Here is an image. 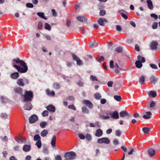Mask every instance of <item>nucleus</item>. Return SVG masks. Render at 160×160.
Here are the masks:
<instances>
[{"label": "nucleus", "mask_w": 160, "mask_h": 160, "mask_svg": "<svg viewBox=\"0 0 160 160\" xmlns=\"http://www.w3.org/2000/svg\"><path fill=\"white\" fill-rule=\"evenodd\" d=\"M35 144L36 145H37L38 148H41L42 146V143L41 140H39V141H38L36 142Z\"/></svg>", "instance_id": "nucleus-43"}, {"label": "nucleus", "mask_w": 160, "mask_h": 160, "mask_svg": "<svg viewBox=\"0 0 160 160\" xmlns=\"http://www.w3.org/2000/svg\"><path fill=\"white\" fill-rule=\"evenodd\" d=\"M17 83L18 85L21 87L24 86L25 85L23 79L22 78L18 79L17 81Z\"/></svg>", "instance_id": "nucleus-22"}, {"label": "nucleus", "mask_w": 160, "mask_h": 160, "mask_svg": "<svg viewBox=\"0 0 160 160\" xmlns=\"http://www.w3.org/2000/svg\"><path fill=\"white\" fill-rule=\"evenodd\" d=\"M149 96L151 98L152 96V98H155L157 96V93L153 91H150L148 93Z\"/></svg>", "instance_id": "nucleus-29"}, {"label": "nucleus", "mask_w": 160, "mask_h": 160, "mask_svg": "<svg viewBox=\"0 0 160 160\" xmlns=\"http://www.w3.org/2000/svg\"><path fill=\"white\" fill-rule=\"evenodd\" d=\"M1 99L2 102V103H4L6 102L7 101L6 98H4L2 96L1 97Z\"/></svg>", "instance_id": "nucleus-63"}, {"label": "nucleus", "mask_w": 160, "mask_h": 160, "mask_svg": "<svg viewBox=\"0 0 160 160\" xmlns=\"http://www.w3.org/2000/svg\"><path fill=\"white\" fill-rule=\"evenodd\" d=\"M53 88L55 89H59L60 88V86L59 83H55L53 84Z\"/></svg>", "instance_id": "nucleus-44"}, {"label": "nucleus", "mask_w": 160, "mask_h": 160, "mask_svg": "<svg viewBox=\"0 0 160 160\" xmlns=\"http://www.w3.org/2000/svg\"><path fill=\"white\" fill-rule=\"evenodd\" d=\"M31 149V146L30 145H24L23 148V150L25 152L29 151Z\"/></svg>", "instance_id": "nucleus-27"}, {"label": "nucleus", "mask_w": 160, "mask_h": 160, "mask_svg": "<svg viewBox=\"0 0 160 160\" xmlns=\"http://www.w3.org/2000/svg\"><path fill=\"white\" fill-rule=\"evenodd\" d=\"M48 133V131L46 130H44L41 133V136L42 137H45Z\"/></svg>", "instance_id": "nucleus-35"}, {"label": "nucleus", "mask_w": 160, "mask_h": 160, "mask_svg": "<svg viewBox=\"0 0 160 160\" xmlns=\"http://www.w3.org/2000/svg\"><path fill=\"white\" fill-rule=\"evenodd\" d=\"M158 23L157 22H154L152 25V28L153 29H156L158 26Z\"/></svg>", "instance_id": "nucleus-53"}, {"label": "nucleus", "mask_w": 160, "mask_h": 160, "mask_svg": "<svg viewBox=\"0 0 160 160\" xmlns=\"http://www.w3.org/2000/svg\"><path fill=\"white\" fill-rule=\"evenodd\" d=\"M86 138L88 141H91L92 138L91 135L90 134H87L86 136Z\"/></svg>", "instance_id": "nucleus-49"}, {"label": "nucleus", "mask_w": 160, "mask_h": 160, "mask_svg": "<svg viewBox=\"0 0 160 160\" xmlns=\"http://www.w3.org/2000/svg\"><path fill=\"white\" fill-rule=\"evenodd\" d=\"M113 143L114 145H117L119 144V141L115 139L113 140Z\"/></svg>", "instance_id": "nucleus-61"}, {"label": "nucleus", "mask_w": 160, "mask_h": 160, "mask_svg": "<svg viewBox=\"0 0 160 160\" xmlns=\"http://www.w3.org/2000/svg\"><path fill=\"white\" fill-rule=\"evenodd\" d=\"M145 77L143 76H142L139 78V82L141 84H144L145 83Z\"/></svg>", "instance_id": "nucleus-33"}, {"label": "nucleus", "mask_w": 160, "mask_h": 160, "mask_svg": "<svg viewBox=\"0 0 160 160\" xmlns=\"http://www.w3.org/2000/svg\"><path fill=\"white\" fill-rule=\"evenodd\" d=\"M55 160H62L61 157L59 155H57L55 158Z\"/></svg>", "instance_id": "nucleus-64"}, {"label": "nucleus", "mask_w": 160, "mask_h": 160, "mask_svg": "<svg viewBox=\"0 0 160 160\" xmlns=\"http://www.w3.org/2000/svg\"><path fill=\"white\" fill-rule=\"evenodd\" d=\"M98 62H100L101 61H103L104 60L105 58L103 56H101L100 58L98 57L96 58Z\"/></svg>", "instance_id": "nucleus-42"}, {"label": "nucleus", "mask_w": 160, "mask_h": 160, "mask_svg": "<svg viewBox=\"0 0 160 160\" xmlns=\"http://www.w3.org/2000/svg\"><path fill=\"white\" fill-rule=\"evenodd\" d=\"M15 139L18 143H22L26 142L25 139L24 138H19L17 137H16Z\"/></svg>", "instance_id": "nucleus-17"}, {"label": "nucleus", "mask_w": 160, "mask_h": 160, "mask_svg": "<svg viewBox=\"0 0 160 160\" xmlns=\"http://www.w3.org/2000/svg\"><path fill=\"white\" fill-rule=\"evenodd\" d=\"M147 2L148 5V8L151 10L153 9V7L152 3V2L151 0H147Z\"/></svg>", "instance_id": "nucleus-26"}, {"label": "nucleus", "mask_w": 160, "mask_h": 160, "mask_svg": "<svg viewBox=\"0 0 160 160\" xmlns=\"http://www.w3.org/2000/svg\"><path fill=\"white\" fill-rule=\"evenodd\" d=\"M137 58L138 59V60H141V62H145V58L140 55H139L137 57Z\"/></svg>", "instance_id": "nucleus-34"}, {"label": "nucleus", "mask_w": 160, "mask_h": 160, "mask_svg": "<svg viewBox=\"0 0 160 160\" xmlns=\"http://www.w3.org/2000/svg\"><path fill=\"white\" fill-rule=\"evenodd\" d=\"M151 129V128L145 127L142 128V130L144 133L145 134H148Z\"/></svg>", "instance_id": "nucleus-30"}, {"label": "nucleus", "mask_w": 160, "mask_h": 160, "mask_svg": "<svg viewBox=\"0 0 160 160\" xmlns=\"http://www.w3.org/2000/svg\"><path fill=\"white\" fill-rule=\"evenodd\" d=\"M14 92L15 93H18L21 96H22V89L19 87H17L14 88Z\"/></svg>", "instance_id": "nucleus-10"}, {"label": "nucleus", "mask_w": 160, "mask_h": 160, "mask_svg": "<svg viewBox=\"0 0 160 160\" xmlns=\"http://www.w3.org/2000/svg\"><path fill=\"white\" fill-rule=\"evenodd\" d=\"M56 136H54L51 141V144L53 147H54L56 146Z\"/></svg>", "instance_id": "nucleus-28"}, {"label": "nucleus", "mask_w": 160, "mask_h": 160, "mask_svg": "<svg viewBox=\"0 0 160 160\" xmlns=\"http://www.w3.org/2000/svg\"><path fill=\"white\" fill-rule=\"evenodd\" d=\"M114 62L113 60H111L110 62V67L111 68H118L119 67V66L117 63H116L113 65Z\"/></svg>", "instance_id": "nucleus-20"}, {"label": "nucleus", "mask_w": 160, "mask_h": 160, "mask_svg": "<svg viewBox=\"0 0 160 160\" xmlns=\"http://www.w3.org/2000/svg\"><path fill=\"white\" fill-rule=\"evenodd\" d=\"M27 7L29 8H32L33 7V5L31 3H27L26 4Z\"/></svg>", "instance_id": "nucleus-54"}, {"label": "nucleus", "mask_w": 160, "mask_h": 160, "mask_svg": "<svg viewBox=\"0 0 160 160\" xmlns=\"http://www.w3.org/2000/svg\"><path fill=\"white\" fill-rule=\"evenodd\" d=\"M125 121L121 119V125L124 124L123 126H121V128L122 131H124L126 130L127 128V126L125 124Z\"/></svg>", "instance_id": "nucleus-16"}, {"label": "nucleus", "mask_w": 160, "mask_h": 160, "mask_svg": "<svg viewBox=\"0 0 160 160\" xmlns=\"http://www.w3.org/2000/svg\"><path fill=\"white\" fill-rule=\"evenodd\" d=\"M82 111L83 113H88L89 110L85 107H83L82 108Z\"/></svg>", "instance_id": "nucleus-39"}, {"label": "nucleus", "mask_w": 160, "mask_h": 160, "mask_svg": "<svg viewBox=\"0 0 160 160\" xmlns=\"http://www.w3.org/2000/svg\"><path fill=\"white\" fill-rule=\"evenodd\" d=\"M98 22L100 25L104 27L105 24L108 22V21L106 19L100 18L98 19Z\"/></svg>", "instance_id": "nucleus-8"}, {"label": "nucleus", "mask_w": 160, "mask_h": 160, "mask_svg": "<svg viewBox=\"0 0 160 160\" xmlns=\"http://www.w3.org/2000/svg\"><path fill=\"white\" fill-rule=\"evenodd\" d=\"M110 142V140L107 138H102L98 139L97 142L98 143L101 144L104 143L108 144Z\"/></svg>", "instance_id": "nucleus-6"}, {"label": "nucleus", "mask_w": 160, "mask_h": 160, "mask_svg": "<svg viewBox=\"0 0 160 160\" xmlns=\"http://www.w3.org/2000/svg\"><path fill=\"white\" fill-rule=\"evenodd\" d=\"M32 106L31 103L27 102L24 104V109L25 110H30L32 108Z\"/></svg>", "instance_id": "nucleus-11"}, {"label": "nucleus", "mask_w": 160, "mask_h": 160, "mask_svg": "<svg viewBox=\"0 0 160 160\" xmlns=\"http://www.w3.org/2000/svg\"><path fill=\"white\" fill-rule=\"evenodd\" d=\"M79 138L82 139H83L85 138V136L82 134H79L78 135Z\"/></svg>", "instance_id": "nucleus-62"}, {"label": "nucleus", "mask_w": 160, "mask_h": 160, "mask_svg": "<svg viewBox=\"0 0 160 160\" xmlns=\"http://www.w3.org/2000/svg\"><path fill=\"white\" fill-rule=\"evenodd\" d=\"M150 16L151 17L154 18L155 19H157L158 18L157 15L154 13L151 14Z\"/></svg>", "instance_id": "nucleus-60"}, {"label": "nucleus", "mask_w": 160, "mask_h": 160, "mask_svg": "<svg viewBox=\"0 0 160 160\" xmlns=\"http://www.w3.org/2000/svg\"><path fill=\"white\" fill-rule=\"evenodd\" d=\"M142 62H141L140 60H137L135 62V64L136 67L138 68H140L142 66Z\"/></svg>", "instance_id": "nucleus-23"}, {"label": "nucleus", "mask_w": 160, "mask_h": 160, "mask_svg": "<svg viewBox=\"0 0 160 160\" xmlns=\"http://www.w3.org/2000/svg\"><path fill=\"white\" fill-rule=\"evenodd\" d=\"M90 80L92 81H98V79H97L96 77L93 75H91L90 76Z\"/></svg>", "instance_id": "nucleus-45"}, {"label": "nucleus", "mask_w": 160, "mask_h": 160, "mask_svg": "<svg viewBox=\"0 0 160 160\" xmlns=\"http://www.w3.org/2000/svg\"><path fill=\"white\" fill-rule=\"evenodd\" d=\"M38 120V117L36 114H33L29 118V122L30 123H33L37 122Z\"/></svg>", "instance_id": "nucleus-7"}, {"label": "nucleus", "mask_w": 160, "mask_h": 160, "mask_svg": "<svg viewBox=\"0 0 160 160\" xmlns=\"http://www.w3.org/2000/svg\"><path fill=\"white\" fill-rule=\"evenodd\" d=\"M114 99L118 101H120V96L115 95L114 96Z\"/></svg>", "instance_id": "nucleus-58"}, {"label": "nucleus", "mask_w": 160, "mask_h": 160, "mask_svg": "<svg viewBox=\"0 0 160 160\" xmlns=\"http://www.w3.org/2000/svg\"><path fill=\"white\" fill-rule=\"evenodd\" d=\"M33 139L34 141H39L41 139V137L38 134H36L34 137Z\"/></svg>", "instance_id": "nucleus-38"}, {"label": "nucleus", "mask_w": 160, "mask_h": 160, "mask_svg": "<svg viewBox=\"0 0 160 160\" xmlns=\"http://www.w3.org/2000/svg\"><path fill=\"white\" fill-rule=\"evenodd\" d=\"M103 134L102 131L100 129H99L97 130L95 133V135L98 137H100Z\"/></svg>", "instance_id": "nucleus-25"}, {"label": "nucleus", "mask_w": 160, "mask_h": 160, "mask_svg": "<svg viewBox=\"0 0 160 160\" xmlns=\"http://www.w3.org/2000/svg\"><path fill=\"white\" fill-rule=\"evenodd\" d=\"M71 55L72 57V59L76 61L78 59V57L73 53H72L71 54Z\"/></svg>", "instance_id": "nucleus-48"}, {"label": "nucleus", "mask_w": 160, "mask_h": 160, "mask_svg": "<svg viewBox=\"0 0 160 160\" xmlns=\"http://www.w3.org/2000/svg\"><path fill=\"white\" fill-rule=\"evenodd\" d=\"M150 66L153 69H157L158 68V67L156 65L154 64H150Z\"/></svg>", "instance_id": "nucleus-56"}, {"label": "nucleus", "mask_w": 160, "mask_h": 160, "mask_svg": "<svg viewBox=\"0 0 160 160\" xmlns=\"http://www.w3.org/2000/svg\"><path fill=\"white\" fill-rule=\"evenodd\" d=\"M121 15L125 20L128 18V17L127 15L122 12H121Z\"/></svg>", "instance_id": "nucleus-55"}, {"label": "nucleus", "mask_w": 160, "mask_h": 160, "mask_svg": "<svg viewBox=\"0 0 160 160\" xmlns=\"http://www.w3.org/2000/svg\"><path fill=\"white\" fill-rule=\"evenodd\" d=\"M148 153L150 156H153L155 153V150L154 149L150 148L148 150Z\"/></svg>", "instance_id": "nucleus-19"}, {"label": "nucleus", "mask_w": 160, "mask_h": 160, "mask_svg": "<svg viewBox=\"0 0 160 160\" xmlns=\"http://www.w3.org/2000/svg\"><path fill=\"white\" fill-rule=\"evenodd\" d=\"M121 62H122V65H124L125 62L124 60L127 58L128 57L125 55V53L123 51L122 48L121 47Z\"/></svg>", "instance_id": "nucleus-5"}, {"label": "nucleus", "mask_w": 160, "mask_h": 160, "mask_svg": "<svg viewBox=\"0 0 160 160\" xmlns=\"http://www.w3.org/2000/svg\"><path fill=\"white\" fill-rule=\"evenodd\" d=\"M68 108L69 109H72L74 110H76V108L73 104L69 105Z\"/></svg>", "instance_id": "nucleus-51"}, {"label": "nucleus", "mask_w": 160, "mask_h": 160, "mask_svg": "<svg viewBox=\"0 0 160 160\" xmlns=\"http://www.w3.org/2000/svg\"><path fill=\"white\" fill-rule=\"evenodd\" d=\"M13 61H15L16 63L19 64L20 65L23 67H21L20 66L16 65H14L13 66L16 68L18 72L21 73H25L28 70V68L26 63L23 60L19 59H15L13 60Z\"/></svg>", "instance_id": "nucleus-1"}, {"label": "nucleus", "mask_w": 160, "mask_h": 160, "mask_svg": "<svg viewBox=\"0 0 160 160\" xmlns=\"http://www.w3.org/2000/svg\"><path fill=\"white\" fill-rule=\"evenodd\" d=\"M94 96L95 98L97 100H99L101 98V95L97 92L94 94Z\"/></svg>", "instance_id": "nucleus-37"}, {"label": "nucleus", "mask_w": 160, "mask_h": 160, "mask_svg": "<svg viewBox=\"0 0 160 160\" xmlns=\"http://www.w3.org/2000/svg\"><path fill=\"white\" fill-rule=\"evenodd\" d=\"M152 114L150 111L145 112V114L143 115L142 117L145 119H149L151 118Z\"/></svg>", "instance_id": "nucleus-14"}, {"label": "nucleus", "mask_w": 160, "mask_h": 160, "mask_svg": "<svg viewBox=\"0 0 160 160\" xmlns=\"http://www.w3.org/2000/svg\"><path fill=\"white\" fill-rule=\"evenodd\" d=\"M47 123L46 122H42L40 123V126L42 128H44L46 126Z\"/></svg>", "instance_id": "nucleus-41"}, {"label": "nucleus", "mask_w": 160, "mask_h": 160, "mask_svg": "<svg viewBox=\"0 0 160 160\" xmlns=\"http://www.w3.org/2000/svg\"><path fill=\"white\" fill-rule=\"evenodd\" d=\"M80 87H82L83 86V82L81 81H79L78 82L76 83Z\"/></svg>", "instance_id": "nucleus-52"}, {"label": "nucleus", "mask_w": 160, "mask_h": 160, "mask_svg": "<svg viewBox=\"0 0 160 160\" xmlns=\"http://www.w3.org/2000/svg\"><path fill=\"white\" fill-rule=\"evenodd\" d=\"M106 14V11L103 10H101L99 12V14L100 16H103Z\"/></svg>", "instance_id": "nucleus-47"}, {"label": "nucleus", "mask_w": 160, "mask_h": 160, "mask_svg": "<svg viewBox=\"0 0 160 160\" xmlns=\"http://www.w3.org/2000/svg\"><path fill=\"white\" fill-rule=\"evenodd\" d=\"M132 116V115L126 111L122 110L121 111V119L125 121L127 119H129Z\"/></svg>", "instance_id": "nucleus-4"}, {"label": "nucleus", "mask_w": 160, "mask_h": 160, "mask_svg": "<svg viewBox=\"0 0 160 160\" xmlns=\"http://www.w3.org/2000/svg\"><path fill=\"white\" fill-rule=\"evenodd\" d=\"M111 115V117L114 119H118L119 118L118 113L117 111L114 112Z\"/></svg>", "instance_id": "nucleus-24"}, {"label": "nucleus", "mask_w": 160, "mask_h": 160, "mask_svg": "<svg viewBox=\"0 0 160 160\" xmlns=\"http://www.w3.org/2000/svg\"><path fill=\"white\" fill-rule=\"evenodd\" d=\"M149 80L153 84H155L158 81V79L157 77L154 75L151 76Z\"/></svg>", "instance_id": "nucleus-15"}, {"label": "nucleus", "mask_w": 160, "mask_h": 160, "mask_svg": "<svg viewBox=\"0 0 160 160\" xmlns=\"http://www.w3.org/2000/svg\"><path fill=\"white\" fill-rule=\"evenodd\" d=\"M97 43L96 42H91L89 44V47L92 48H95L97 46Z\"/></svg>", "instance_id": "nucleus-36"}, {"label": "nucleus", "mask_w": 160, "mask_h": 160, "mask_svg": "<svg viewBox=\"0 0 160 160\" xmlns=\"http://www.w3.org/2000/svg\"><path fill=\"white\" fill-rule=\"evenodd\" d=\"M42 114L43 117L47 116L48 114V112L47 110H45L42 112Z\"/></svg>", "instance_id": "nucleus-46"}, {"label": "nucleus", "mask_w": 160, "mask_h": 160, "mask_svg": "<svg viewBox=\"0 0 160 160\" xmlns=\"http://www.w3.org/2000/svg\"><path fill=\"white\" fill-rule=\"evenodd\" d=\"M47 109L49 111L54 112L55 111V108L52 105H50L46 107Z\"/></svg>", "instance_id": "nucleus-18"}, {"label": "nucleus", "mask_w": 160, "mask_h": 160, "mask_svg": "<svg viewBox=\"0 0 160 160\" xmlns=\"http://www.w3.org/2000/svg\"><path fill=\"white\" fill-rule=\"evenodd\" d=\"M77 19L79 21L84 22L87 21L88 19L84 15L78 16L76 17Z\"/></svg>", "instance_id": "nucleus-9"}, {"label": "nucleus", "mask_w": 160, "mask_h": 160, "mask_svg": "<svg viewBox=\"0 0 160 160\" xmlns=\"http://www.w3.org/2000/svg\"><path fill=\"white\" fill-rule=\"evenodd\" d=\"M37 15L40 17L45 20H47V19L44 16V13L42 12H38L37 13Z\"/></svg>", "instance_id": "nucleus-32"}, {"label": "nucleus", "mask_w": 160, "mask_h": 160, "mask_svg": "<svg viewBox=\"0 0 160 160\" xmlns=\"http://www.w3.org/2000/svg\"><path fill=\"white\" fill-rule=\"evenodd\" d=\"M33 97L32 92L30 91L26 90L25 95L23 97V100L24 102H29L31 101Z\"/></svg>", "instance_id": "nucleus-2"}, {"label": "nucleus", "mask_w": 160, "mask_h": 160, "mask_svg": "<svg viewBox=\"0 0 160 160\" xmlns=\"http://www.w3.org/2000/svg\"><path fill=\"white\" fill-rule=\"evenodd\" d=\"M64 157L66 159L68 160H72L75 159L76 157V154L73 152H69L65 153Z\"/></svg>", "instance_id": "nucleus-3"}, {"label": "nucleus", "mask_w": 160, "mask_h": 160, "mask_svg": "<svg viewBox=\"0 0 160 160\" xmlns=\"http://www.w3.org/2000/svg\"><path fill=\"white\" fill-rule=\"evenodd\" d=\"M45 28L46 29L48 30H50L51 29V27L50 25L47 23H45Z\"/></svg>", "instance_id": "nucleus-40"}, {"label": "nucleus", "mask_w": 160, "mask_h": 160, "mask_svg": "<svg viewBox=\"0 0 160 160\" xmlns=\"http://www.w3.org/2000/svg\"><path fill=\"white\" fill-rule=\"evenodd\" d=\"M46 93L49 96H54L55 95V93L53 91H50L48 89L46 90Z\"/></svg>", "instance_id": "nucleus-31"}, {"label": "nucleus", "mask_w": 160, "mask_h": 160, "mask_svg": "<svg viewBox=\"0 0 160 160\" xmlns=\"http://www.w3.org/2000/svg\"><path fill=\"white\" fill-rule=\"evenodd\" d=\"M52 15L53 16H54V17H56L57 16V13L56 12L54 9H52Z\"/></svg>", "instance_id": "nucleus-57"}, {"label": "nucleus", "mask_w": 160, "mask_h": 160, "mask_svg": "<svg viewBox=\"0 0 160 160\" xmlns=\"http://www.w3.org/2000/svg\"><path fill=\"white\" fill-rule=\"evenodd\" d=\"M77 64L78 65H82L83 63L82 61L79 58H78L77 61Z\"/></svg>", "instance_id": "nucleus-50"}, {"label": "nucleus", "mask_w": 160, "mask_h": 160, "mask_svg": "<svg viewBox=\"0 0 160 160\" xmlns=\"http://www.w3.org/2000/svg\"><path fill=\"white\" fill-rule=\"evenodd\" d=\"M42 22L40 21L39 22H38V28L39 29H41L42 27Z\"/></svg>", "instance_id": "nucleus-59"}, {"label": "nucleus", "mask_w": 160, "mask_h": 160, "mask_svg": "<svg viewBox=\"0 0 160 160\" xmlns=\"http://www.w3.org/2000/svg\"><path fill=\"white\" fill-rule=\"evenodd\" d=\"M83 103L86 104L89 109H91L93 107V104L91 102L88 100H84L83 101Z\"/></svg>", "instance_id": "nucleus-13"}, {"label": "nucleus", "mask_w": 160, "mask_h": 160, "mask_svg": "<svg viewBox=\"0 0 160 160\" xmlns=\"http://www.w3.org/2000/svg\"><path fill=\"white\" fill-rule=\"evenodd\" d=\"M158 43L155 41H152L151 43V47L152 50H156L157 49Z\"/></svg>", "instance_id": "nucleus-12"}, {"label": "nucleus", "mask_w": 160, "mask_h": 160, "mask_svg": "<svg viewBox=\"0 0 160 160\" xmlns=\"http://www.w3.org/2000/svg\"><path fill=\"white\" fill-rule=\"evenodd\" d=\"M19 76V74L18 72H17L12 73L10 75L11 78L13 79H16L18 78Z\"/></svg>", "instance_id": "nucleus-21"}]
</instances>
